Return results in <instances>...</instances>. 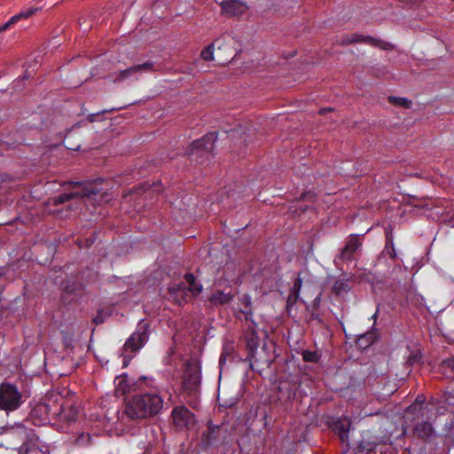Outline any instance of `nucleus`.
<instances>
[{
  "label": "nucleus",
  "instance_id": "f257e3e1",
  "mask_svg": "<svg viewBox=\"0 0 454 454\" xmlns=\"http://www.w3.org/2000/svg\"><path fill=\"white\" fill-rule=\"evenodd\" d=\"M163 407V399L156 393L134 395L126 403L124 414L130 419H142L157 415Z\"/></svg>",
  "mask_w": 454,
  "mask_h": 454
},
{
  "label": "nucleus",
  "instance_id": "2eb2a0df",
  "mask_svg": "<svg viewBox=\"0 0 454 454\" xmlns=\"http://www.w3.org/2000/svg\"><path fill=\"white\" fill-rule=\"evenodd\" d=\"M362 246L361 237L356 234L350 235L341 249L339 260L350 262L353 260L355 252Z\"/></svg>",
  "mask_w": 454,
  "mask_h": 454
},
{
  "label": "nucleus",
  "instance_id": "f704fd0d",
  "mask_svg": "<svg viewBox=\"0 0 454 454\" xmlns=\"http://www.w3.org/2000/svg\"><path fill=\"white\" fill-rule=\"evenodd\" d=\"M444 366L447 368H450L454 374V358L446 360L444 362Z\"/></svg>",
  "mask_w": 454,
  "mask_h": 454
},
{
  "label": "nucleus",
  "instance_id": "a18cd8bd",
  "mask_svg": "<svg viewBox=\"0 0 454 454\" xmlns=\"http://www.w3.org/2000/svg\"><path fill=\"white\" fill-rule=\"evenodd\" d=\"M416 401H417L418 403H419V402H420V403H422V402H423V401H421V399H419V397H418V398H416ZM419 404H420V406H419V408H421V403H419Z\"/></svg>",
  "mask_w": 454,
  "mask_h": 454
},
{
  "label": "nucleus",
  "instance_id": "4468645a",
  "mask_svg": "<svg viewBox=\"0 0 454 454\" xmlns=\"http://www.w3.org/2000/svg\"><path fill=\"white\" fill-rule=\"evenodd\" d=\"M169 299L178 305H183L192 300V292L184 283L175 284L168 287Z\"/></svg>",
  "mask_w": 454,
  "mask_h": 454
},
{
  "label": "nucleus",
  "instance_id": "79ce46f5",
  "mask_svg": "<svg viewBox=\"0 0 454 454\" xmlns=\"http://www.w3.org/2000/svg\"><path fill=\"white\" fill-rule=\"evenodd\" d=\"M153 186H154V189H153L154 191H159V189H158V187L160 186L159 184H154Z\"/></svg>",
  "mask_w": 454,
  "mask_h": 454
},
{
  "label": "nucleus",
  "instance_id": "37998d69",
  "mask_svg": "<svg viewBox=\"0 0 454 454\" xmlns=\"http://www.w3.org/2000/svg\"><path fill=\"white\" fill-rule=\"evenodd\" d=\"M74 185H76V186H81V185H82V184L81 182H75V183H74Z\"/></svg>",
  "mask_w": 454,
  "mask_h": 454
},
{
  "label": "nucleus",
  "instance_id": "c756f323",
  "mask_svg": "<svg viewBox=\"0 0 454 454\" xmlns=\"http://www.w3.org/2000/svg\"><path fill=\"white\" fill-rule=\"evenodd\" d=\"M315 199H316V193L311 191L303 192L300 197L301 200H307V201H310L311 203H313L315 201Z\"/></svg>",
  "mask_w": 454,
  "mask_h": 454
},
{
  "label": "nucleus",
  "instance_id": "20e7f679",
  "mask_svg": "<svg viewBox=\"0 0 454 454\" xmlns=\"http://www.w3.org/2000/svg\"><path fill=\"white\" fill-rule=\"evenodd\" d=\"M23 403L22 394L18 387L9 382L0 385V410L13 411Z\"/></svg>",
  "mask_w": 454,
  "mask_h": 454
},
{
  "label": "nucleus",
  "instance_id": "4be33fe9",
  "mask_svg": "<svg viewBox=\"0 0 454 454\" xmlns=\"http://www.w3.org/2000/svg\"><path fill=\"white\" fill-rule=\"evenodd\" d=\"M434 433L432 424L428 421L417 423L414 427V434L422 440H427L433 436Z\"/></svg>",
  "mask_w": 454,
  "mask_h": 454
},
{
  "label": "nucleus",
  "instance_id": "ddd939ff",
  "mask_svg": "<svg viewBox=\"0 0 454 454\" xmlns=\"http://www.w3.org/2000/svg\"><path fill=\"white\" fill-rule=\"evenodd\" d=\"M220 5L222 13L228 17H239L248 9L247 4L241 0H223Z\"/></svg>",
  "mask_w": 454,
  "mask_h": 454
},
{
  "label": "nucleus",
  "instance_id": "a878e982",
  "mask_svg": "<svg viewBox=\"0 0 454 454\" xmlns=\"http://www.w3.org/2000/svg\"><path fill=\"white\" fill-rule=\"evenodd\" d=\"M388 102L393 106H401L406 109L410 108L411 105V102L406 98H399L394 96L388 97Z\"/></svg>",
  "mask_w": 454,
  "mask_h": 454
},
{
  "label": "nucleus",
  "instance_id": "de8ad7c7",
  "mask_svg": "<svg viewBox=\"0 0 454 454\" xmlns=\"http://www.w3.org/2000/svg\"><path fill=\"white\" fill-rule=\"evenodd\" d=\"M223 361V355H222L221 357H220V364H222Z\"/></svg>",
  "mask_w": 454,
  "mask_h": 454
},
{
  "label": "nucleus",
  "instance_id": "ea45409f",
  "mask_svg": "<svg viewBox=\"0 0 454 454\" xmlns=\"http://www.w3.org/2000/svg\"><path fill=\"white\" fill-rule=\"evenodd\" d=\"M124 381H125V379H121V380H120V382H119V386H120V387H122L123 391H125V390H126V387H127V385L122 386V382H124Z\"/></svg>",
  "mask_w": 454,
  "mask_h": 454
},
{
  "label": "nucleus",
  "instance_id": "cd10ccee",
  "mask_svg": "<svg viewBox=\"0 0 454 454\" xmlns=\"http://www.w3.org/2000/svg\"><path fill=\"white\" fill-rule=\"evenodd\" d=\"M219 40H215L212 44L208 45L201 51L200 56L206 61L213 60V48L218 43Z\"/></svg>",
  "mask_w": 454,
  "mask_h": 454
},
{
  "label": "nucleus",
  "instance_id": "bb28decb",
  "mask_svg": "<svg viewBox=\"0 0 454 454\" xmlns=\"http://www.w3.org/2000/svg\"><path fill=\"white\" fill-rule=\"evenodd\" d=\"M302 359L305 362L317 363L321 358V354L317 351L303 350L301 353Z\"/></svg>",
  "mask_w": 454,
  "mask_h": 454
},
{
  "label": "nucleus",
  "instance_id": "58836bf2",
  "mask_svg": "<svg viewBox=\"0 0 454 454\" xmlns=\"http://www.w3.org/2000/svg\"><path fill=\"white\" fill-rule=\"evenodd\" d=\"M331 110H332L331 108H322V109L319 110L318 114H324L326 112L331 111Z\"/></svg>",
  "mask_w": 454,
  "mask_h": 454
},
{
  "label": "nucleus",
  "instance_id": "c9c22d12",
  "mask_svg": "<svg viewBox=\"0 0 454 454\" xmlns=\"http://www.w3.org/2000/svg\"><path fill=\"white\" fill-rule=\"evenodd\" d=\"M399 1L403 2V3H405L407 4H411V5H417L420 2H422L423 0H399Z\"/></svg>",
  "mask_w": 454,
  "mask_h": 454
},
{
  "label": "nucleus",
  "instance_id": "09e8293b",
  "mask_svg": "<svg viewBox=\"0 0 454 454\" xmlns=\"http://www.w3.org/2000/svg\"><path fill=\"white\" fill-rule=\"evenodd\" d=\"M377 315H378V313H377V312H376V313H374V315L372 316V318H373V319H376Z\"/></svg>",
  "mask_w": 454,
  "mask_h": 454
},
{
  "label": "nucleus",
  "instance_id": "473e14b6",
  "mask_svg": "<svg viewBox=\"0 0 454 454\" xmlns=\"http://www.w3.org/2000/svg\"><path fill=\"white\" fill-rule=\"evenodd\" d=\"M105 321V315L103 311H98L97 316L93 318V322L96 325H100Z\"/></svg>",
  "mask_w": 454,
  "mask_h": 454
},
{
  "label": "nucleus",
  "instance_id": "c85d7f7f",
  "mask_svg": "<svg viewBox=\"0 0 454 454\" xmlns=\"http://www.w3.org/2000/svg\"><path fill=\"white\" fill-rule=\"evenodd\" d=\"M299 294H294L292 291H290V294L286 300V308L287 309L291 307H293L299 300Z\"/></svg>",
  "mask_w": 454,
  "mask_h": 454
},
{
  "label": "nucleus",
  "instance_id": "1a4fd4ad",
  "mask_svg": "<svg viewBox=\"0 0 454 454\" xmlns=\"http://www.w3.org/2000/svg\"><path fill=\"white\" fill-rule=\"evenodd\" d=\"M171 417L175 427L179 430L192 428L196 424L195 415L184 405L175 407Z\"/></svg>",
  "mask_w": 454,
  "mask_h": 454
},
{
  "label": "nucleus",
  "instance_id": "393cba45",
  "mask_svg": "<svg viewBox=\"0 0 454 454\" xmlns=\"http://www.w3.org/2000/svg\"><path fill=\"white\" fill-rule=\"evenodd\" d=\"M351 286L348 279H338L335 281L333 290L337 295L348 293Z\"/></svg>",
  "mask_w": 454,
  "mask_h": 454
},
{
  "label": "nucleus",
  "instance_id": "dca6fc26",
  "mask_svg": "<svg viewBox=\"0 0 454 454\" xmlns=\"http://www.w3.org/2000/svg\"><path fill=\"white\" fill-rule=\"evenodd\" d=\"M155 70L156 69L153 62H145L144 64L136 65L127 69L120 71L116 78L114 79V82H117L122 81L126 79L128 76L132 75L133 74L137 72H154Z\"/></svg>",
  "mask_w": 454,
  "mask_h": 454
},
{
  "label": "nucleus",
  "instance_id": "f3484780",
  "mask_svg": "<svg viewBox=\"0 0 454 454\" xmlns=\"http://www.w3.org/2000/svg\"><path fill=\"white\" fill-rule=\"evenodd\" d=\"M239 303L241 308L239 309V314H242L247 322H250L254 325V322L253 321L254 312L251 296L248 294H243L239 297Z\"/></svg>",
  "mask_w": 454,
  "mask_h": 454
},
{
  "label": "nucleus",
  "instance_id": "7c9ffc66",
  "mask_svg": "<svg viewBox=\"0 0 454 454\" xmlns=\"http://www.w3.org/2000/svg\"><path fill=\"white\" fill-rule=\"evenodd\" d=\"M301 286H302V279L300 277H298L294 280V286L290 291H292L294 294L300 295V291H301Z\"/></svg>",
  "mask_w": 454,
  "mask_h": 454
},
{
  "label": "nucleus",
  "instance_id": "f03ea898",
  "mask_svg": "<svg viewBox=\"0 0 454 454\" xmlns=\"http://www.w3.org/2000/svg\"><path fill=\"white\" fill-rule=\"evenodd\" d=\"M3 437L0 445H11L15 447L20 444L21 448L28 449L38 443L39 438L32 428L27 427L23 423H17L12 426H6L2 428Z\"/></svg>",
  "mask_w": 454,
  "mask_h": 454
},
{
  "label": "nucleus",
  "instance_id": "9d476101",
  "mask_svg": "<svg viewBox=\"0 0 454 454\" xmlns=\"http://www.w3.org/2000/svg\"><path fill=\"white\" fill-rule=\"evenodd\" d=\"M200 383V372L198 364L193 362H188L183 377L184 388L187 392L192 393L197 390Z\"/></svg>",
  "mask_w": 454,
  "mask_h": 454
},
{
  "label": "nucleus",
  "instance_id": "7ed1b4c3",
  "mask_svg": "<svg viewBox=\"0 0 454 454\" xmlns=\"http://www.w3.org/2000/svg\"><path fill=\"white\" fill-rule=\"evenodd\" d=\"M217 138L215 132H209L201 138L192 142L185 151V154L197 162L203 163L212 156L215 142Z\"/></svg>",
  "mask_w": 454,
  "mask_h": 454
},
{
  "label": "nucleus",
  "instance_id": "72a5a7b5",
  "mask_svg": "<svg viewBox=\"0 0 454 454\" xmlns=\"http://www.w3.org/2000/svg\"><path fill=\"white\" fill-rule=\"evenodd\" d=\"M372 333H366V334H364V335L361 336V337L359 338L358 341H360V342H361V341H363L364 340H368V344H367V345H369V344H371V343L373 341V340H372Z\"/></svg>",
  "mask_w": 454,
  "mask_h": 454
},
{
  "label": "nucleus",
  "instance_id": "a19ab883",
  "mask_svg": "<svg viewBox=\"0 0 454 454\" xmlns=\"http://www.w3.org/2000/svg\"><path fill=\"white\" fill-rule=\"evenodd\" d=\"M309 207H309V205H306V206H304V207H302V206H300V207H299V208H300L302 212H304V211L308 210Z\"/></svg>",
  "mask_w": 454,
  "mask_h": 454
},
{
  "label": "nucleus",
  "instance_id": "f8f14e48",
  "mask_svg": "<svg viewBox=\"0 0 454 454\" xmlns=\"http://www.w3.org/2000/svg\"><path fill=\"white\" fill-rule=\"evenodd\" d=\"M329 427L338 434L343 443L348 445V433L351 428V421L346 417H338L329 422Z\"/></svg>",
  "mask_w": 454,
  "mask_h": 454
},
{
  "label": "nucleus",
  "instance_id": "6e6552de",
  "mask_svg": "<svg viewBox=\"0 0 454 454\" xmlns=\"http://www.w3.org/2000/svg\"><path fill=\"white\" fill-rule=\"evenodd\" d=\"M100 192L101 189L98 188L95 183H85L80 192L62 193L54 197L52 203L54 206H59L77 197L93 199L94 196L99 194Z\"/></svg>",
  "mask_w": 454,
  "mask_h": 454
},
{
  "label": "nucleus",
  "instance_id": "39448f33",
  "mask_svg": "<svg viewBox=\"0 0 454 454\" xmlns=\"http://www.w3.org/2000/svg\"><path fill=\"white\" fill-rule=\"evenodd\" d=\"M59 403L52 402L51 403H37L29 412V419L35 426H42L55 420L56 415L59 414Z\"/></svg>",
  "mask_w": 454,
  "mask_h": 454
},
{
  "label": "nucleus",
  "instance_id": "412c9836",
  "mask_svg": "<svg viewBox=\"0 0 454 454\" xmlns=\"http://www.w3.org/2000/svg\"><path fill=\"white\" fill-rule=\"evenodd\" d=\"M36 8H28L22 10L18 14L12 16L6 23L0 26V33L7 30L12 25L17 23L22 19H27L35 13Z\"/></svg>",
  "mask_w": 454,
  "mask_h": 454
},
{
  "label": "nucleus",
  "instance_id": "c03bdc74",
  "mask_svg": "<svg viewBox=\"0 0 454 454\" xmlns=\"http://www.w3.org/2000/svg\"><path fill=\"white\" fill-rule=\"evenodd\" d=\"M123 364H124V366H126L128 364V360L126 359V357H124V359H123Z\"/></svg>",
  "mask_w": 454,
  "mask_h": 454
},
{
  "label": "nucleus",
  "instance_id": "b1692460",
  "mask_svg": "<svg viewBox=\"0 0 454 454\" xmlns=\"http://www.w3.org/2000/svg\"><path fill=\"white\" fill-rule=\"evenodd\" d=\"M380 441L378 439L374 440H367V439H362L357 446V449L360 452L364 451H373L375 448L379 445Z\"/></svg>",
  "mask_w": 454,
  "mask_h": 454
},
{
  "label": "nucleus",
  "instance_id": "e433bc0d",
  "mask_svg": "<svg viewBox=\"0 0 454 454\" xmlns=\"http://www.w3.org/2000/svg\"><path fill=\"white\" fill-rule=\"evenodd\" d=\"M98 114H99L98 113V114H90L88 116L89 121H90V122L95 121H96V116H98Z\"/></svg>",
  "mask_w": 454,
  "mask_h": 454
},
{
  "label": "nucleus",
  "instance_id": "49530a36",
  "mask_svg": "<svg viewBox=\"0 0 454 454\" xmlns=\"http://www.w3.org/2000/svg\"><path fill=\"white\" fill-rule=\"evenodd\" d=\"M416 401H417L418 403H419V402H420V403H422V402H423V401H421V399H419V397H418V398H416ZM419 404H420V406H419V408H421V403H419Z\"/></svg>",
  "mask_w": 454,
  "mask_h": 454
},
{
  "label": "nucleus",
  "instance_id": "5701e85b",
  "mask_svg": "<svg viewBox=\"0 0 454 454\" xmlns=\"http://www.w3.org/2000/svg\"><path fill=\"white\" fill-rule=\"evenodd\" d=\"M184 279L189 285L187 289L192 292L193 296L198 295L201 292L202 286L196 283V278L192 273H186L184 275Z\"/></svg>",
  "mask_w": 454,
  "mask_h": 454
},
{
  "label": "nucleus",
  "instance_id": "423d86ee",
  "mask_svg": "<svg viewBox=\"0 0 454 454\" xmlns=\"http://www.w3.org/2000/svg\"><path fill=\"white\" fill-rule=\"evenodd\" d=\"M150 332L149 324L141 321L137 325V330L130 335L124 344L125 351L137 352L148 340Z\"/></svg>",
  "mask_w": 454,
  "mask_h": 454
},
{
  "label": "nucleus",
  "instance_id": "2f4dec72",
  "mask_svg": "<svg viewBox=\"0 0 454 454\" xmlns=\"http://www.w3.org/2000/svg\"><path fill=\"white\" fill-rule=\"evenodd\" d=\"M388 247H391V251H388L389 256L392 259H395L396 253H395V247H394V242H393V240L391 239H387V245H386V248L387 249Z\"/></svg>",
  "mask_w": 454,
  "mask_h": 454
},
{
  "label": "nucleus",
  "instance_id": "0eeeda50",
  "mask_svg": "<svg viewBox=\"0 0 454 454\" xmlns=\"http://www.w3.org/2000/svg\"><path fill=\"white\" fill-rule=\"evenodd\" d=\"M246 360L249 362L250 369L260 374H262L264 370L270 368L273 362L265 346L260 350L256 348L247 352Z\"/></svg>",
  "mask_w": 454,
  "mask_h": 454
},
{
  "label": "nucleus",
  "instance_id": "a211bd4d",
  "mask_svg": "<svg viewBox=\"0 0 454 454\" xmlns=\"http://www.w3.org/2000/svg\"><path fill=\"white\" fill-rule=\"evenodd\" d=\"M233 298L234 294L231 292L225 293L224 291L217 290L210 295L208 301L212 306L218 307L229 304Z\"/></svg>",
  "mask_w": 454,
  "mask_h": 454
},
{
  "label": "nucleus",
  "instance_id": "4c0bfd02",
  "mask_svg": "<svg viewBox=\"0 0 454 454\" xmlns=\"http://www.w3.org/2000/svg\"><path fill=\"white\" fill-rule=\"evenodd\" d=\"M419 406H420V404H418L417 403L410 405L407 409L408 411H415Z\"/></svg>",
  "mask_w": 454,
  "mask_h": 454
},
{
  "label": "nucleus",
  "instance_id": "9b49d317",
  "mask_svg": "<svg viewBox=\"0 0 454 454\" xmlns=\"http://www.w3.org/2000/svg\"><path fill=\"white\" fill-rule=\"evenodd\" d=\"M364 43L384 51H391L394 49V45L391 43L377 39L372 36H365L362 35L354 34L351 35L350 36H347V38L343 40V43Z\"/></svg>",
  "mask_w": 454,
  "mask_h": 454
},
{
  "label": "nucleus",
  "instance_id": "aec40b11",
  "mask_svg": "<svg viewBox=\"0 0 454 454\" xmlns=\"http://www.w3.org/2000/svg\"><path fill=\"white\" fill-rule=\"evenodd\" d=\"M59 414L56 415L55 420H64L67 422L74 421L77 418V410L73 405L63 406L59 404Z\"/></svg>",
  "mask_w": 454,
  "mask_h": 454
},
{
  "label": "nucleus",
  "instance_id": "6ab92c4d",
  "mask_svg": "<svg viewBox=\"0 0 454 454\" xmlns=\"http://www.w3.org/2000/svg\"><path fill=\"white\" fill-rule=\"evenodd\" d=\"M244 340L247 352L258 348L260 339L254 325H249L247 327L244 333Z\"/></svg>",
  "mask_w": 454,
  "mask_h": 454
}]
</instances>
